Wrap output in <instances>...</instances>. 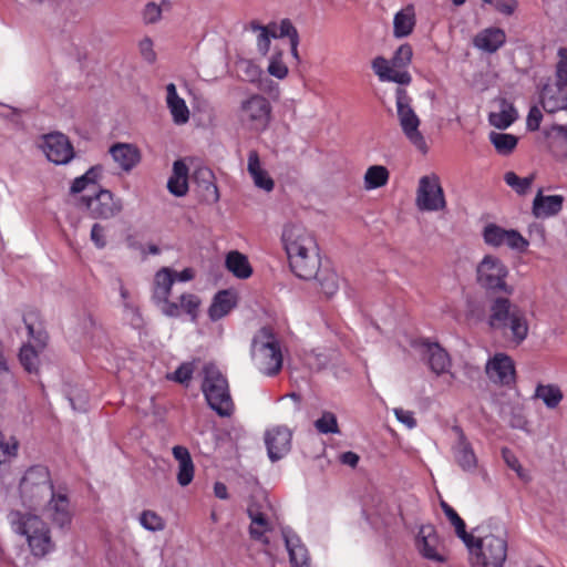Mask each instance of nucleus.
Here are the masks:
<instances>
[{
    "label": "nucleus",
    "mask_w": 567,
    "mask_h": 567,
    "mask_svg": "<svg viewBox=\"0 0 567 567\" xmlns=\"http://www.w3.org/2000/svg\"><path fill=\"white\" fill-rule=\"evenodd\" d=\"M175 282L174 270L171 268L164 267L159 269L154 276V285H153V300L157 302L159 300H165L166 297H169L172 286Z\"/></svg>",
    "instance_id": "34"
},
{
    "label": "nucleus",
    "mask_w": 567,
    "mask_h": 567,
    "mask_svg": "<svg viewBox=\"0 0 567 567\" xmlns=\"http://www.w3.org/2000/svg\"><path fill=\"white\" fill-rule=\"evenodd\" d=\"M44 514L61 530H69L73 519V508L65 487L52 491L44 506Z\"/></svg>",
    "instance_id": "13"
},
{
    "label": "nucleus",
    "mask_w": 567,
    "mask_h": 567,
    "mask_svg": "<svg viewBox=\"0 0 567 567\" xmlns=\"http://www.w3.org/2000/svg\"><path fill=\"white\" fill-rule=\"evenodd\" d=\"M484 3L495 8L499 13L504 16H512L518 3L516 0H482Z\"/></svg>",
    "instance_id": "60"
},
{
    "label": "nucleus",
    "mask_w": 567,
    "mask_h": 567,
    "mask_svg": "<svg viewBox=\"0 0 567 567\" xmlns=\"http://www.w3.org/2000/svg\"><path fill=\"white\" fill-rule=\"evenodd\" d=\"M517 117L518 114L513 103L505 99H501L499 111L491 112L488 115V122L492 126L498 130H506L517 120Z\"/></svg>",
    "instance_id": "32"
},
{
    "label": "nucleus",
    "mask_w": 567,
    "mask_h": 567,
    "mask_svg": "<svg viewBox=\"0 0 567 567\" xmlns=\"http://www.w3.org/2000/svg\"><path fill=\"white\" fill-rule=\"evenodd\" d=\"M412 81L411 74L402 69H398L391 64L389 73H386L385 82H394L400 85H408Z\"/></svg>",
    "instance_id": "58"
},
{
    "label": "nucleus",
    "mask_w": 567,
    "mask_h": 567,
    "mask_svg": "<svg viewBox=\"0 0 567 567\" xmlns=\"http://www.w3.org/2000/svg\"><path fill=\"white\" fill-rule=\"evenodd\" d=\"M195 371L194 362H183L172 374H168L167 378L175 382L187 384Z\"/></svg>",
    "instance_id": "54"
},
{
    "label": "nucleus",
    "mask_w": 567,
    "mask_h": 567,
    "mask_svg": "<svg viewBox=\"0 0 567 567\" xmlns=\"http://www.w3.org/2000/svg\"><path fill=\"white\" fill-rule=\"evenodd\" d=\"M91 240L97 249H103L106 246L105 228L95 223L91 228Z\"/></svg>",
    "instance_id": "64"
},
{
    "label": "nucleus",
    "mask_w": 567,
    "mask_h": 567,
    "mask_svg": "<svg viewBox=\"0 0 567 567\" xmlns=\"http://www.w3.org/2000/svg\"><path fill=\"white\" fill-rule=\"evenodd\" d=\"M415 25V13L412 6H406L395 13L393 19V35L398 39L410 35Z\"/></svg>",
    "instance_id": "33"
},
{
    "label": "nucleus",
    "mask_w": 567,
    "mask_h": 567,
    "mask_svg": "<svg viewBox=\"0 0 567 567\" xmlns=\"http://www.w3.org/2000/svg\"><path fill=\"white\" fill-rule=\"evenodd\" d=\"M179 301L182 315L186 313L190 317L192 321H195L197 318L198 307L200 305L199 298L193 293H183L179 297Z\"/></svg>",
    "instance_id": "50"
},
{
    "label": "nucleus",
    "mask_w": 567,
    "mask_h": 567,
    "mask_svg": "<svg viewBox=\"0 0 567 567\" xmlns=\"http://www.w3.org/2000/svg\"><path fill=\"white\" fill-rule=\"evenodd\" d=\"M539 103L546 113L567 110V87L546 83L539 92Z\"/></svg>",
    "instance_id": "23"
},
{
    "label": "nucleus",
    "mask_w": 567,
    "mask_h": 567,
    "mask_svg": "<svg viewBox=\"0 0 567 567\" xmlns=\"http://www.w3.org/2000/svg\"><path fill=\"white\" fill-rule=\"evenodd\" d=\"M247 171L256 187L266 192H271L274 189L275 183L268 173L261 167L259 155L255 150L250 151L248 154Z\"/></svg>",
    "instance_id": "30"
},
{
    "label": "nucleus",
    "mask_w": 567,
    "mask_h": 567,
    "mask_svg": "<svg viewBox=\"0 0 567 567\" xmlns=\"http://www.w3.org/2000/svg\"><path fill=\"white\" fill-rule=\"evenodd\" d=\"M535 399L543 401L547 409H556L561 402L564 394L560 388L556 384L538 383L535 388Z\"/></svg>",
    "instance_id": "38"
},
{
    "label": "nucleus",
    "mask_w": 567,
    "mask_h": 567,
    "mask_svg": "<svg viewBox=\"0 0 567 567\" xmlns=\"http://www.w3.org/2000/svg\"><path fill=\"white\" fill-rule=\"evenodd\" d=\"M202 372L200 389L207 405L220 417L231 416L235 412V404L226 377L214 363H206Z\"/></svg>",
    "instance_id": "6"
},
{
    "label": "nucleus",
    "mask_w": 567,
    "mask_h": 567,
    "mask_svg": "<svg viewBox=\"0 0 567 567\" xmlns=\"http://www.w3.org/2000/svg\"><path fill=\"white\" fill-rule=\"evenodd\" d=\"M489 142L495 147L496 152L501 155H509L517 146V136L509 133L491 132L488 135Z\"/></svg>",
    "instance_id": "41"
},
{
    "label": "nucleus",
    "mask_w": 567,
    "mask_h": 567,
    "mask_svg": "<svg viewBox=\"0 0 567 567\" xmlns=\"http://www.w3.org/2000/svg\"><path fill=\"white\" fill-rule=\"evenodd\" d=\"M120 296L125 318L130 321L131 326L138 328L143 323L142 315L137 305L132 299L130 291L123 286H120Z\"/></svg>",
    "instance_id": "39"
},
{
    "label": "nucleus",
    "mask_w": 567,
    "mask_h": 567,
    "mask_svg": "<svg viewBox=\"0 0 567 567\" xmlns=\"http://www.w3.org/2000/svg\"><path fill=\"white\" fill-rule=\"evenodd\" d=\"M412 81L411 74L402 69H398L391 64L389 73H386L385 82H394L400 85H408Z\"/></svg>",
    "instance_id": "59"
},
{
    "label": "nucleus",
    "mask_w": 567,
    "mask_h": 567,
    "mask_svg": "<svg viewBox=\"0 0 567 567\" xmlns=\"http://www.w3.org/2000/svg\"><path fill=\"white\" fill-rule=\"evenodd\" d=\"M281 241L288 258L305 251L311 252L318 247L312 234L297 223H288L284 226Z\"/></svg>",
    "instance_id": "14"
},
{
    "label": "nucleus",
    "mask_w": 567,
    "mask_h": 567,
    "mask_svg": "<svg viewBox=\"0 0 567 567\" xmlns=\"http://www.w3.org/2000/svg\"><path fill=\"white\" fill-rule=\"evenodd\" d=\"M214 173L210 169H202L197 175V184L202 192L203 199L208 204H216L220 196L215 183Z\"/></svg>",
    "instance_id": "35"
},
{
    "label": "nucleus",
    "mask_w": 567,
    "mask_h": 567,
    "mask_svg": "<svg viewBox=\"0 0 567 567\" xmlns=\"http://www.w3.org/2000/svg\"><path fill=\"white\" fill-rule=\"evenodd\" d=\"M473 567H503L507 558V539L487 532L484 525L473 529L472 542L465 545Z\"/></svg>",
    "instance_id": "3"
},
{
    "label": "nucleus",
    "mask_w": 567,
    "mask_h": 567,
    "mask_svg": "<svg viewBox=\"0 0 567 567\" xmlns=\"http://www.w3.org/2000/svg\"><path fill=\"white\" fill-rule=\"evenodd\" d=\"M267 71L271 76L278 80H282L288 75V66L282 61L281 52H277L270 56Z\"/></svg>",
    "instance_id": "51"
},
{
    "label": "nucleus",
    "mask_w": 567,
    "mask_h": 567,
    "mask_svg": "<svg viewBox=\"0 0 567 567\" xmlns=\"http://www.w3.org/2000/svg\"><path fill=\"white\" fill-rule=\"evenodd\" d=\"M453 430L457 434V440L452 446L455 462L464 472L474 473L478 466L474 449L461 427L454 426Z\"/></svg>",
    "instance_id": "21"
},
{
    "label": "nucleus",
    "mask_w": 567,
    "mask_h": 567,
    "mask_svg": "<svg viewBox=\"0 0 567 567\" xmlns=\"http://www.w3.org/2000/svg\"><path fill=\"white\" fill-rule=\"evenodd\" d=\"M312 279L319 282L322 292L327 297H332L339 289L338 275L332 270L319 269L317 277Z\"/></svg>",
    "instance_id": "44"
},
{
    "label": "nucleus",
    "mask_w": 567,
    "mask_h": 567,
    "mask_svg": "<svg viewBox=\"0 0 567 567\" xmlns=\"http://www.w3.org/2000/svg\"><path fill=\"white\" fill-rule=\"evenodd\" d=\"M247 514L251 520L249 534L252 539L262 543L269 550L282 543L292 567H310L308 549L292 528L272 527L266 514L255 504L248 506Z\"/></svg>",
    "instance_id": "1"
},
{
    "label": "nucleus",
    "mask_w": 567,
    "mask_h": 567,
    "mask_svg": "<svg viewBox=\"0 0 567 567\" xmlns=\"http://www.w3.org/2000/svg\"><path fill=\"white\" fill-rule=\"evenodd\" d=\"M7 518L13 533L25 538L34 557L42 558L54 551L50 527L39 515L30 511L12 509Z\"/></svg>",
    "instance_id": "2"
},
{
    "label": "nucleus",
    "mask_w": 567,
    "mask_h": 567,
    "mask_svg": "<svg viewBox=\"0 0 567 567\" xmlns=\"http://www.w3.org/2000/svg\"><path fill=\"white\" fill-rule=\"evenodd\" d=\"M509 270L504 261L494 255H486L476 266L477 285L488 293L512 295L514 288L506 279Z\"/></svg>",
    "instance_id": "8"
},
{
    "label": "nucleus",
    "mask_w": 567,
    "mask_h": 567,
    "mask_svg": "<svg viewBox=\"0 0 567 567\" xmlns=\"http://www.w3.org/2000/svg\"><path fill=\"white\" fill-rule=\"evenodd\" d=\"M412 81L411 74L402 69H398L391 64L389 73H386L385 82H394L400 85H408Z\"/></svg>",
    "instance_id": "57"
},
{
    "label": "nucleus",
    "mask_w": 567,
    "mask_h": 567,
    "mask_svg": "<svg viewBox=\"0 0 567 567\" xmlns=\"http://www.w3.org/2000/svg\"><path fill=\"white\" fill-rule=\"evenodd\" d=\"M413 51L409 43L401 44L394 52L391 63L398 69H405L412 60Z\"/></svg>",
    "instance_id": "52"
},
{
    "label": "nucleus",
    "mask_w": 567,
    "mask_h": 567,
    "mask_svg": "<svg viewBox=\"0 0 567 567\" xmlns=\"http://www.w3.org/2000/svg\"><path fill=\"white\" fill-rule=\"evenodd\" d=\"M171 8L168 0H163L159 4L155 2H148L143 10V21L146 24H154L162 19L163 10Z\"/></svg>",
    "instance_id": "47"
},
{
    "label": "nucleus",
    "mask_w": 567,
    "mask_h": 567,
    "mask_svg": "<svg viewBox=\"0 0 567 567\" xmlns=\"http://www.w3.org/2000/svg\"><path fill=\"white\" fill-rule=\"evenodd\" d=\"M291 439L292 433L286 426H276L266 432L265 444L271 462L281 460L290 452Z\"/></svg>",
    "instance_id": "18"
},
{
    "label": "nucleus",
    "mask_w": 567,
    "mask_h": 567,
    "mask_svg": "<svg viewBox=\"0 0 567 567\" xmlns=\"http://www.w3.org/2000/svg\"><path fill=\"white\" fill-rule=\"evenodd\" d=\"M103 172L104 168L102 165L91 166L83 175L74 178L70 187V193L79 194L90 188V186H95L102 178Z\"/></svg>",
    "instance_id": "37"
},
{
    "label": "nucleus",
    "mask_w": 567,
    "mask_h": 567,
    "mask_svg": "<svg viewBox=\"0 0 567 567\" xmlns=\"http://www.w3.org/2000/svg\"><path fill=\"white\" fill-rule=\"evenodd\" d=\"M502 457L505 464L516 473L522 482L529 483L532 481L530 472L522 466L519 460L509 449H502Z\"/></svg>",
    "instance_id": "45"
},
{
    "label": "nucleus",
    "mask_w": 567,
    "mask_h": 567,
    "mask_svg": "<svg viewBox=\"0 0 567 567\" xmlns=\"http://www.w3.org/2000/svg\"><path fill=\"white\" fill-rule=\"evenodd\" d=\"M535 176L529 175L519 177L516 173L509 171L504 174L505 183L518 195H525L529 192Z\"/></svg>",
    "instance_id": "42"
},
{
    "label": "nucleus",
    "mask_w": 567,
    "mask_h": 567,
    "mask_svg": "<svg viewBox=\"0 0 567 567\" xmlns=\"http://www.w3.org/2000/svg\"><path fill=\"white\" fill-rule=\"evenodd\" d=\"M19 360L24 370L29 373H37L39 367V354L33 346L24 344L19 352Z\"/></svg>",
    "instance_id": "46"
},
{
    "label": "nucleus",
    "mask_w": 567,
    "mask_h": 567,
    "mask_svg": "<svg viewBox=\"0 0 567 567\" xmlns=\"http://www.w3.org/2000/svg\"><path fill=\"white\" fill-rule=\"evenodd\" d=\"M256 34L257 50L261 55H267L270 50L271 39H277V24L270 23L268 25H261L258 21L254 20L249 22L246 28Z\"/></svg>",
    "instance_id": "31"
},
{
    "label": "nucleus",
    "mask_w": 567,
    "mask_h": 567,
    "mask_svg": "<svg viewBox=\"0 0 567 567\" xmlns=\"http://www.w3.org/2000/svg\"><path fill=\"white\" fill-rule=\"evenodd\" d=\"M271 105L260 94H252L244 100L239 107L241 124L251 131H265L270 122Z\"/></svg>",
    "instance_id": "10"
},
{
    "label": "nucleus",
    "mask_w": 567,
    "mask_h": 567,
    "mask_svg": "<svg viewBox=\"0 0 567 567\" xmlns=\"http://www.w3.org/2000/svg\"><path fill=\"white\" fill-rule=\"evenodd\" d=\"M19 489L22 504L29 509H35L42 506L56 488L51 482L48 467L33 465L22 476Z\"/></svg>",
    "instance_id": "7"
},
{
    "label": "nucleus",
    "mask_w": 567,
    "mask_h": 567,
    "mask_svg": "<svg viewBox=\"0 0 567 567\" xmlns=\"http://www.w3.org/2000/svg\"><path fill=\"white\" fill-rule=\"evenodd\" d=\"M138 49L142 58L148 62L154 63L156 61V53L154 51V43L151 38L145 37L138 43Z\"/></svg>",
    "instance_id": "62"
},
{
    "label": "nucleus",
    "mask_w": 567,
    "mask_h": 567,
    "mask_svg": "<svg viewBox=\"0 0 567 567\" xmlns=\"http://www.w3.org/2000/svg\"><path fill=\"white\" fill-rule=\"evenodd\" d=\"M445 516L451 525H453L456 536L464 543V545H468V542H472L473 530L471 533L466 532V524L455 509L449 511Z\"/></svg>",
    "instance_id": "48"
},
{
    "label": "nucleus",
    "mask_w": 567,
    "mask_h": 567,
    "mask_svg": "<svg viewBox=\"0 0 567 567\" xmlns=\"http://www.w3.org/2000/svg\"><path fill=\"white\" fill-rule=\"evenodd\" d=\"M315 426L317 431L322 434L339 433L337 417L331 412H323L322 415L318 420H316Z\"/></svg>",
    "instance_id": "49"
},
{
    "label": "nucleus",
    "mask_w": 567,
    "mask_h": 567,
    "mask_svg": "<svg viewBox=\"0 0 567 567\" xmlns=\"http://www.w3.org/2000/svg\"><path fill=\"white\" fill-rule=\"evenodd\" d=\"M137 520L144 529L153 533L161 532L166 526L164 518L151 509L143 511Z\"/></svg>",
    "instance_id": "43"
},
{
    "label": "nucleus",
    "mask_w": 567,
    "mask_h": 567,
    "mask_svg": "<svg viewBox=\"0 0 567 567\" xmlns=\"http://www.w3.org/2000/svg\"><path fill=\"white\" fill-rule=\"evenodd\" d=\"M389 169L383 165H372L364 174V188L372 190L380 188L389 182Z\"/></svg>",
    "instance_id": "40"
},
{
    "label": "nucleus",
    "mask_w": 567,
    "mask_h": 567,
    "mask_svg": "<svg viewBox=\"0 0 567 567\" xmlns=\"http://www.w3.org/2000/svg\"><path fill=\"white\" fill-rule=\"evenodd\" d=\"M506 42V33L503 29L491 27L480 31L474 40V47L486 53H495Z\"/></svg>",
    "instance_id": "26"
},
{
    "label": "nucleus",
    "mask_w": 567,
    "mask_h": 567,
    "mask_svg": "<svg viewBox=\"0 0 567 567\" xmlns=\"http://www.w3.org/2000/svg\"><path fill=\"white\" fill-rule=\"evenodd\" d=\"M487 324L493 330H509L512 339L522 343L528 334V322L524 311L507 297L494 298L488 308Z\"/></svg>",
    "instance_id": "4"
},
{
    "label": "nucleus",
    "mask_w": 567,
    "mask_h": 567,
    "mask_svg": "<svg viewBox=\"0 0 567 567\" xmlns=\"http://www.w3.org/2000/svg\"><path fill=\"white\" fill-rule=\"evenodd\" d=\"M420 346L422 347L429 368L436 375L449 374L451 379H454V373L451 372L452 361L450 354L436 342H430L429 340H421Z\"/></svg>",
    "instance_id": "20"
},
{
    "label": "nucleus",
    "mask_w": 567,
    "mask_h": 567,
    "mask_svg": "<svg viewBox=\"0 0 567 567\" xmlns=\"http://www.w3.org/2000/svg\"><path fill=\"white\" fill-rule=\"evenodd\" d=\"M41 148L48 161L55 165H65L74 157V148L68 136L55 132L43 136Z\"/></svg>",
    "instance_id": "17"
},
{
    "label": "nucleus",
    "mask_w": 567,
    "mask_h": 567,
    "mask_svg": "<svg viewBox=\"0 0 567 567\" xmlns=\"http://www.w3.org/2000/svg\"><path fill=\"white\" fill-rule=\"evenodd\" d=\"M251 359L256 369L266 377L277 375L284 362L281 344L269 327L260 328L251 340Z\"/></svg>",
    "instance_id": "5"
},
{
    "label": "nucleus",
    "mask_w": 567,
    "mask_h": 567,
    "mask_svg": "<svg viewBox=\"0 0 567 567\" xmlns=\"http://www.w3.org/2000/svg\"><path fill=\"white\" fill-rule=\"evenodd\" d=\"M89 214L94 219H110L121 213L123 205L120 198L104 188H100L94 196L84 198Z\"/></svg>",
    "instance_id": "16"
},
{
    "label": "nucleus",
    "mask_w": 567,
    "mask_h": 567,
    "mask_svg": "<svg viewBox=\"0 0 567 567\" xmlns=\"http://www.w3.org/2000/svg\"><path fill=\"white\" fill-rule=\"evenodd\" d=\"M291 271L303 280H310L317 277L320 269L319 248H313V251H305L288 258Z\"/></svg>",
    "instance_id": "22"
},
{
    "label": "nucleus",
    "mask_w": 567,
    "mask_h": 567,
    "mask_svg": "<svg viewBox=\"0 0 567 567\" xmlns=\"http://www.w3.org/2000/svg\"><path fill=\"white\" fill-rule=\"evenodd\" d=\"M415 547L422 558L433 564H444L449 559V550L444 540L431 524L420 527L415 536Z\"/></svg>",
    "instance_id": "11"
},
{
    "label": "nucleus",
    "mask_w": 567,
    "mask_h": 567,
    "mask_svg": "<svg viewBox=\"0 0 567 567\" xmlns=\"http://www.w3.org/2000/svg\"><path fill=\"white\" fill-rule=\"evenodd\" d=\"M415 203L422 212H437L445 208L446 202L437 175L431 174L420 178Z\"/></svg>",
    "instance_id": "12"
},
{
    "label": "nucleus",
    "mask_w": 567,
    "mask_h": 567,
    "mask_svg": "<svg viewBox=\"0 0 567 567\" xmlns=\"http://www.w3.org/2000/svg\"><path fill=\"white\" fill-rule=\"evenodd\" d=\"M395 106L399 124L404 136L419 151L425 153L427 146L423 134L420 132L421 121L412 107V99L406 90L401 86L395 90Z\"/></svg>",
    "instance_id": "9"
},
{
    "label": "nucleus",
    "mask_w": 567,
    "mask_h": 567,
    "mask_svg": "<svg viewBox=\"0 0 567 567\" xmlns=\"http://www.w3.org/2000/svg\"><path fill=\"white\" fill-rule=\"evenodd\" d=\"M237 305L236 293L225 289L218 291L210 303L208 316L210 320L217 321L227 316Z\"/></svg>",
    "instance_id": "28"
},
{
    "label": "nucleus",
    "mask_w": 567,
    "mask_h": 567,
    "mask_svg": "<svg viewBox=\"0 0 567 567\" xmlns=\"http://www.w3.org/2000/svg\"><path fill=\"white\" fill-rule=\"evenodd\" d=\"M483 239L486 245L501 247L506 245L516 251H525L529 245L528 240L516 229H505L496 224H487L483 229Z\"/></svg>",
    "instance_id": "15"
},
{
    "label": "nucleus",
    "mask_w": 567,
    "mask_h": 567,
    "mask_svg": "<svg viewBox=\"0 0 567 567\" xmlns=\"http://www.w3.org/2000/svg\"><path fill=\"white\" fill-rule=\"evenodd\" d=\"M486 373L494 383L501 385L515 383V364L512 358L505 353H496L487 361Z\"/></svg>",
    "instance_id": "19"
},
{
    "label": "nucleus",
    "mask_w": 567,
    "mask_h": 567,
    "mask_svg": "<svg viewBox=\"0 0 567 567\" xmlns=\"http://www.w3.org/2000/svg\"><path fill=\"white\" fill-rule=\"evenodd\" d=\"M109 152L124 172H131L141 161V153L133 144L115 143Z\"/></svg>",
    "instance_id": "25"
},
{
    "label": "nucleus",
    "mask_w": 567,
    "mask_h": 567,
    "mask_svg": "<svg viewBox=\"0 0 567 567\" xmlns=\"http://www.w3.org/2000/svg\"><path fill=\"white\" fill-rule=\"evenodd\" d=\"M18 451V442L11 437V442H7L4 435L0 432V465L16 456Z\"/></svg>",
    "instance_id": "56"
},
{
    "label": "nucleus",
    "mask_w": 567,
    "mask_h": 567,
    "mask_svg": "<svg viewBox=\"0 0 567 567\" xmlns=\"http://www.w3.org/2000/svg\"><path fill=\"white\" fill-rule=\"evenodd\" d=\"M225 265L226 268L239 279H247L252 274V269L247 257L237 250L227 254Z\"/></svg>",
    "instance_id": "36"
},
{
    "label": "nucleus",
    "mask_w": 567,
    "mask_h": 567,
    "mask_svg": "<svg viewBox=\"0 0 567 567\" xmlns=\"http://www.w3.org/2000/svg\"><path fill=\"white\" fill-rule=\"evenodd\" d=\"M166 105L176 125H184L189 121V110L183 97L177 93L176 85L168 83L166 85Z\"/></svg>",
    "instance_id": "27"
},
{
    "label": "nucleus",
    "mask_w": 567,
    "mask_h": 567,
    "mask_svg": "<svg viewBox=\"0 0 567 567\" xmlns=\"http://www.w3.org/2000/svg\"><path fill=\"white\" fill-rule=\"evenodd\" d=\"M391 64V61L383 56H377L372 61V70L378 75L380 81L385 82V76L390 71Z\"/></svg>",
    "instance_id": "63"
},
{
    "label": "nucleus",
    "mask_w": 567,
    "mask_h": 567,
    "mask_svg": "<svg viewBox=\"0 0 567 567\" xmlns=\"http://www.w3.org/2000/svg\"><path fill=\"white\" fill-rule=\"evenodd\" d=\"M156 306L161 309L163 315L171 317V318H177L182 316L181 312V301H169L168 297L165 298V300H159L155 302Z\"/></svg>",
    "instance_id": "61"
},
{
    "label": "nucleus",
    "mask_w": 567,
    "mask_h": 567,
    "mask_svg": "<svg viewBox=\"0 0 567 567\" xmlns=\"http://www.w3.org/2000/svg\"><path fill=\"white\" fill-rule=\"evenodd\" d=\"M194 474L195 466L193 460L178 464V471L176 476L177 483L183 487L189 485L194 478Z\"/></svg>",
    "instance_id": "55"
},
{
    "label": "nucleus",
    "mask_w": 567,
    "mask_h": 567,
    "mask_svg": "<svg viewBox=\"0 0 567 567\" xmlns=\"http://www.w3.org/2000/svg\"><path fill=\"white\" fill-rule=\"evenodd\" d=\"M564 200L563 195H544L539 189L533 200L532 213L540 219L556 216L563 209Z\"/></svg>",
    "instance_id": "24"
},
{
    "label": "nucleus",
    "mask_w": 567,
    "mask_h": 567,
    "mask_svg": "<svg viewBox=\"0 0 567 567\" xmlns=\"http://www.w3.org/2000/svg\"><path fill=\"white\" fill-rule=\"evenodd\" d=\"M167 189L176 197H183L188 192V166L182 159H177L173 164V172L167 181Z\"/></svg>",
    "instance_id": "29"
},
{
    "label": "nucleus",
    "mask_w": 567,
    "mask_h": 567,
    "mask_svg": "<svg viewBox=\"0 0 567 567\" xmlns=\"http://www.w3.org/2000/svg\"><path fill=\"white\" fill-rule=\"evenodd\" d=\"M558 62L556 64L555 82L567 87V48L558 49Z\"/></svg>",
    "instance_id": "53"
}]
</instances>
